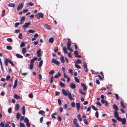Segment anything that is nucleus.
Instances as JSON below:
<instances>
[{
	"instance_id": "nucleus-1",
	"label": "nucleus",
	"mask_w": 127,
	"mask_h": 127,
	"mask_svg": "<svg viewBox=\"0 0 127 127\" xmlns=\"http://www.w3.org/2000/svg\"><path fill=\"white\" fill-rule=\"evenodd\" d=\"M8 63H9L13 67L14 66V64L10 59L9 58L6 59L4 62L5 65L6 66H8Z\"/></svg>"
},
{
	"instance_id": "nucleus-2",
	"label": "nucleus",
	"mask_w": 127,
	"mask_h": 127,
	"mask_svg": "<svg viewBox=\"0 0 127 127\" xmlns=\"http://www.w3.org/2000/svg\"><path fill=\"white\" fill-rule=\"evenodd\" d=\"M35 16L37 17V19H39L40 17L43 18L44 16V15L42 13L40 12L38 14L36 15Z\"/></svg>"
},
{
	"instance_id": "nucleus-3",
	"label": "nucleus",
	"mask_w": 127,
	"mask_h": 127,
	"mask_svg": "<svg viewBox=\"0 0 127 127\" xmlns=\"http://www.w3.org/2000/svg\"><path fill=\"white\" fill-rule=\"evenodd\" d=\"M31 22L29 21L28 23H26L25 24L22 26V27L25 28H28L29 26L30 25Z\"/></svg>"
},
{
	"instance_id": "nucleus-4",
	"label": "nucleus",
	"mask_w": 127,
	"mask_h": 127,
	"mask_svg": "<svg viewBox=\"0 0 127 127\" xmlns=\"http://www.w3.org/2000/svg\"><path fill=\"white\" fill-rule=\"evenodd\" d=\"M23 4L21 3L18 6L17 8V10L18 11L20 10L23 8Z\"/></svg>"
},
{
	"instance_id": "nucleus-5",
	"label": "nucleus",
	"mask_w": 127,
	"mask_h": 127,
	"mask_svg": "<svg viewBox=\"0 0 127 127\" xmlns=\"http://www.w3.org/2000/svg\"><path fill=\"white\" fill-rule=\"evenodd\" d=\"M70 87L72 89H75L76 87L75 85L73 83H71L69 84Z\"/></svg>"
},
{
	"instance_id": "nucleus-6",
	"label": "nucleus",
	"mask_w": 127,
	"mask_h": 127,
	"mask_svg": "<svg viewBox=\"0 0 127 127\" xmlns=\"http://www.w3.org/2000/svg\"><path fill=\"white\" fill-rule=\"evenodd\" d=\"M113 109L115 110L114 111H117L118 110V108L117 106L114 104H113Z\"/></svg>"
},
{
	"instance_id": "nucleus-7",
	"label": "nucleus",
	"mask_w": 127,
	"mask_h": 127,
	"mask_svg": "<svg viewBox=\"0 0 127 127\" xmlns=\"http://www.w3.org/2000/svg\"><path fill=\"white\" fill-rule=\"evenodd\" d=\"M41 50L39 49L37 50V57H39L41 56Z\"/></svg>"
},
{
	"instance_id": "nucleus-8",
	"label": "nucleus",
	"mask_w": 127,
	"mask_h": 127,
	"mask_svg": "<svg viewBox=\"0 0 127 127\" xmlns=\"http://www.w3.org/2000/svg\"><path fill=\"white\" fill-rule=\"evenodd\" d=\"M44 27L45 28L48 30H50L51 29V26L47 24L45 25L44 26Z\"/></svg>"
},
{
	"instance_id": "nucleus-9",
	"label": "nucleus",
	"mask_w": 127,
	"mask_h": 127,
	"mask_svg": "<svg viewBox=\"0 0 127 127\" xmlns=\"http://www.w3.org/2000/svg\"><path fill=\"white\" fill-rule=\"evenodd\" d=\"M8 6L10 7H14L15 6V5L13 3H9L7 5Z\"/></svg>"
},
{
	"instance_id": "nucleus-10",
	"label": "nucleus",
	"mask_w": 127,
	"mask_h": 127,
	"mask_svg": "<svg viewBox=\"0 0 127 127\" xmlns=\"http://www.w3.org/2000/svg\"><path fill=\"white\" fill-rule=\"evenodd\" d=\"M81 86L83 88V90L84 91L86 90H87V88L86 85L83 83H81Z\"/></svg>"
},
{
	"instance_id": "nucleus-11",
	"label": "nucleus",
	"mask_w": 127,
	"mask_h": 127,
	"mask_svg": "<svg viewBox=\"0 0 127 127\" xmlns=\"http://www.w3.org/2000/svg\"><path fill=\"white\" fill-rule=\"evenodd\" d=\"M17 82L18 80L17 79H16L14 82V86L13 88V89H15L17 87Z\"/></svg>"
},
{
	"instance_id": "nucleus-12",
	"label": "nucleus",
	"mask_w": 127,
	"mask_h": 127,
	"mask_svg": "<svg viewBox=\"0 0 127 127\" xmlns=\"http://www.w3.org/2000/svg\"><path fill=\"white\" fill-rule=\"evenodd\" d=\"M60 59L61 63H64L65 62L64 57L62 55L60 57Z\"/></svg>"
},
{
	"instance_id": "nucleus-13",
	"label": "nucleus",
	"mask_w": 127,
	"mask_h": 127,
	"mask_svg": "<svg viewBox=\"0 0 127 127\" xmlns=\"http://www.w3.org/2000/svg\"><path fill=\"white\" fill-rule=\"evenodd\" d=\"M74 63L77 64H80L81 63V61L80 59H78L76 61H74Z\"/></svg>"
},
{
	"instance_id": "nucleus-14",
	"label": "nucleus",
	"mask_w": 127,
	"mask_h": 127,
	"mask_svg": "<svg viewBox=\"0 0 127 127\" xmlns=\"http://www.w3.org/2000/svg\"><path fill=\"white\" fill-rule=\"evenodd\" d=\"M68 97L71 100H73V98L71 96V94L70 92L68 91Z\"/></svg>"
},
{
	"instance_id": "nucleus-15",
	"label": "nucleus",
	"mask_w": 127,
	"mask_h": 127,
	"mask_svg": "<svg viewBox=\"0 0 127 127\" xmlns=\"http://www.w3.org/2000/svg\"><path fill=\"white\" fill-rule=\"evenodd\" d=\"M62 93L63 95L66 96H67L68 94L67 93L66 91L64 89H62Z\"/></svg>"
},
{
	"instance_id": "nucleus-16",
	"label": "nucleus",
	"mask_w": 127,
	"mask_h": 127,
	"mask_svg": "<svg viewBox=\"0 0 127 127\" xmlns=\"http://www.w3.org/2000/svg\"><path fill=\"white\" fill-rule=\"evenodd\" d=\"M22 114L23 115H24L25 113V106H22Z\"/></svg>"
},
{
	"instance_id": "nucleus-17",
	"label": "nucleus",
	"mask_w": 127,
	"mask_h": 127,
	"mask_svg": "<svg viewBox=\"0 0 127 127\" xmlns=\"http://www.w3.org/2000/svg\"><path fill=\"white\" fill-rule=\"evenodd\" d=\"M19 108V106L18 104H17L15 106V109L16 111H17L18 110Z\"/></svg>"
},
{
	"instance_id": "nucleus-18",
	"label": "nucleus",
	"mask_w": 127,
	"mask_h": 127,
	"mask_svg": "<svg viewBox=\"0 0 127 127\" xmlns=\"http://www.w3.org/2000/svg\"><path fill=\"white\" fill-rule=\"evenodd\" d=\"M114 116L116 118L117 117L119 116L117 111H114Z\"/></svg>"
},
{
	"instance_id": "nucleus-19",
	"label": "nucleus",
	"mask_w": 127,
	"mask_h": 127,
	"mask_svg": "<svg viewBox=\"0 0 127 127\" xmlns=\"http://www.w3.org/2000/svg\"><path fill=\"white\" fill-rule=\"evenodd\" d=\"M122 122V124L123 125H125V124L126 122V120L125 118H124L123 119H122V120L121 121Z\"/></svg>"
},
{
	"instance_id": "nucleus-20",
	"label": "nucleus",
	"mask_w": 127,
	"mask_h": 127,
	"mask_svg": "<svg viewBox=\"0 0 127 127\" xmlns=\"http://www.w3.org/2000/svg\"><path fill=\"white\" fill-rule=\"evenodd\" d=\"M54 41L53 38L52 37H51L49 39V42L51 43H52Z\"/></svg>"
},
{
	"instance_id": "nucleus-21",
	"label": "nucleus",
	"mask_w": 127,
	"mask_h": 127,
	"mask_svg": "<svg viewBox=\"0 0 127 127\" xmlns=\"http://www.w3.org/2000/svg\"><path fill=\"white\" fill-rule=\"evenodd\" d=\"M61 75V74L59 72H58V74H56L54 76V77L55 78H57L58 77L60 76Z\"/></svg>"
},
{
	"instance_id": "nucleus-22",
	"label": "nucleus",
	"mask_w": 127,
	"mask_h": 127,
	"mask_svg": "<svg viewBox=\"0 0 127 127\" xmlns=\"http://www.w3.org/2000/svg\"><path fill=\"white\" fill-rule=\"evenodd\" d=\"M120 105L121 107H123L124 108H126V106L124 104L123 102L121 101L120 102Z\"/></svg>"
},
{
	"instance_id": "nucleus-23",
	"label": "nucleus",
	"mask_w": 127,
	"mask_h": 127,
	"mask_svg": "<svg viewBox=\"0 0 127 127\" xmlns=\"http://www.w3.org/2000/svg\"><path fill=\"white\" fill-rule=\"evenodd\" d=\"M16 56L18 58H22L23 56L19 54H16Z\"/></svg>"
},
{
	"instance_id": "nucleus-24",
	"label": "nucleus",
	"mask_w": 127,
	"mask_h": 127,
	"mask_svg": "<svg viewBox=\"0 0 127 127\" xmlns=\"http://www.w3.org/2000/svg\"><path fill=\"white\" fill-rule=\"evenodd\" d=\"M14 97L15 98L17 99H20V96L16 94L14 95Z\"/></svg>"
},
{
	"instance_id": "nucleus-25",
	"label": "nucleus",
	"mask_w": 127,
	"mask_h": 127,
	"mask_svg": "<svg viewBox=\"0 0 127 127\" xmlns=\"http://www.w3.org/2000/svg\"><path fill=\"white\" fill-rule=\"evenodd\" d=\"M43 63V61L42 60H41V61L39 62V63L38 67H41Z\"/></svg>"
},
{
	"instance_id": "nucleus-26",
	"label": "nucleus",
	"mask_w": 127,
	"mask_h": 127,
	"mask_svg": "<svg viewBox=\"0 0 127 127\" xmlns=\"http://www.w3.org/2000/svg\"><path fill=\"white\" fill-rule=\"evenodd\" d=\"M63 50L64 53L65 54H66L67 53V51L66 49V47L65 46H64L63 47Z\"/></svg>"
},
{
	"instance_id": "nucleus-27",
	"label": "nucleus",
	"mask_w": 127,
	"mask_h": 127,
	"mask_svg": "<svg viewBox=\"0 0 127 127\" xmlns=\"http://www.w3.org/2000/svg\"><path fill=\"white\" fill-rule=\"evenodd\" d=\"M60 86L62 87H64L65 86V85L64 84L62 83L61 81L60 82Z\"/></svg>"
},
{
	"instance_id": "nucleus-28",
	"label": "nucleus",
	"mask_w": 127,
	"mask_h": 127,
	"mask_svg": "<svg viewBox=\"0 0 127 127\" xmlns=\"http://www.w3.org/2000/svg\"><path fill=\"white\" fill-rule=\"evenodd\" d=\"M20 114L19 113H17L16 114V118L17 120H18L20 118Z\"/></svg>"
},
{
	"instance_id": "nucleus-29",
	"label": "nucleus",
	"mask_w": 127,
	"mask_h": 127,
	"mask_svg": "<svg viewBox=\"0 0 127 127\" xmlns=\"http://www.w3.org/2000/svg\"><path fill=\"white\" fill-rule=\"evenodd\" d=\"M45 112L43 110H40L38 112L39 114H41L42 115H43L45 114Z\"/></svg>"
},
{
	"instance_id": "nucleus-30",
	"label": "nucleus",
	"mask_w": 127,
	"mask_h": 127,
	"mask_svg": "<svg viewBox=\"0 0 127 127\" xmlns=\"http://www.w3.org/2000/svg\"><path fill=\"white\" fill-rule=\"evenodd\" d=\"M79 92L82 95H84L85 94V93L83 92V90L82 89H79Z\"/></svg>"
},
{
	"instance_id": "nucleus-31",
	"label": "nucleus",
	"mask_w": 127,
	"mask_h": 127,
	"mask_svg": "<svg viewBox=\"0 0 127 127\" xmlns=\"http://www.w3.org/2000/svg\"><path fill=\"white\" fill-rule=\"evenodd\" d=\"M73 123L74 125L78 124L77 123V119L76 118H75L73 120Z\"/></svg>"
},
{
	"instance_id": "nucleus-32",
	"label": "nucleus",
	"mask_w": 127,
	"mask_h": 127,
	"mask_svg": "<svg viewBox=\"0 0 127 127\" xmlns=\"http://www.w3.org/2000/svg\"><path fill=\"white\" fill-rule=\"evenodd\" d=\"M53 75L51 77L49 81L51 83H52L53 82Z\"/></svg>"
},
{
	"instance_id": "nucleus-33",
	"label": "nucleus",
	"mask_w": 127,
	"mask_h": 127,
	"mask_svg": "<svg viewBox=\"0 0 127 127\" xmlns=\"http://www.w3.org/2000/svg\"><path fill=\"white\" fill-rule=\"evenodd\" d=\"M116 118L118 121L120 122H121V121L122 120V118L119 116L117 117Z\"/></svg>"
},
{
	"instance_id": "nucleus-34",
	"label": "nucleus",
	"mask_w": 127,
	"mask_h": 127,
	"mask_svg": "<svg viewBox=\"0 0 127 127\" xmlns=\"http://www.w3.org/2000/svg\"><path fill=\"white\" fill-rule=\"evenodd\" d=\"M77 118L79 121H82V118L81 117V115L80 114H79L77 116Z\"/></svg>"
},
{
	"instance_id": "nucleus-35",
	"label": "nucleus",
	"mask_w": 127,
	"mask_h": 127,
	"mask_svg": "<svg viewBox=\"0 0 127 127\" xmlns=\"http://www.w3.org/2000/svg\"><path fill=\"white\" fill-rule=\"evenodd\" d=\"M28 32L30 33H33L35 32V31L32 29H30L28 31Z\"/></svg>"
},
{
	"instance_id": "nucleus-36",
	"label": "nucleus",
	"mask_w": 127,
	"mask_h": 127,
	"mask_svg": "<svg viewBox=\"0 0 127 127\" xmlns=\"http://www.w3.org/2000/svg\"><path fill=\"white\" fill-rule=\"evenodd\" d=\"M83 121L85 124L87 125H88V123L86 119H84L83 120Z\"/></svg>"
},
{
	"instance_id": "nucleus-37",
	"label": "nucleus",
	"mask_w": 127,
	"mask_h": 127,
	"mask_svg": "<svg viewBox=\"0 0 127 127\" xmlns=\"http://www.w3.org/2000/svg\"><path fill=\"white\" fill-rule=\"evenodd\" d=\"M71 45V43L70 41H68L67 43V47H70Z\"/></svg>"
},
{
	"instance_id": "nucleus-38",
	"label": "nucleus",
	"mask_w": 127,
	"mask_h": 127,
	"mask_svg": "<svg viewBox=\"0 0 127 127\" xmlns=\"http://www.w3.org/2000/svg\"><path fill=\"white\" fill-rule=\"evenodd\" d=\"M7 40L8 42H11L13 41L12 39L11 38H9L7 39Z\"/></svg>"
},
{
	"instance_id": "nucleus-39",
	"label": "nucleus",
	"mask_w": 127,
	"mask_h": 127,
	"mask_svg": "<svg viewBox=\"0 0 127 127\" xmlns=\"http://www.w3.org/2000/svg\"><path fill=\"white\" fill-rule=\"evenodd\" d=\"M74 79L75 81L77 83H79V79L76 77H74Z\"/></svg>"
},
{
	"instance_id": "nucleus-40",
	"label": "nucleus",
	"mask_w": 127,
	"mask_h": 127,
	"mask_svg": "<svg viewBox=\"0 0 127 127\" xmlns=\"http://www.w3.org/2000/svg\"><path fill=\"white\" fill-rule=\"evenodd\" d=\"M22 52L23 54H24L26 52V49L25 48H23L22 50Z\"/></svg>"
},
{
	"instance_id": "nucleus-41",
	"label": "nucleus",
	"mask_w": 127,
	"mask_h": 127,
	"mask_svg": "<svg viewBox=\"0 0 127 127\" xmlns=\"http://www.w3.org/2000/svg\"><path fill=\"white\" fill-rule=\"evenodd\" d=\"M20 127H25V125L24 124L21 122L20 123Z\"/></svg>"
},
{
	"instance_id": "nucleus-42",
	"label": "nucleus",
	"mask_w": 127,
	"mask_h": 127,
	"mask_svg": "<svg viewBox=\"0 0 127 127\" xmlns=\"http://www.w3.org/2000/svg\"><path fill=\"white\" fill-rule=\"evenodd\" d=\"M34 5V4L33 3L31 2H28L27 4L28 5H29L30 6H33Z\"/></svg>"
},
{
	"instance_id": "nucleus-43",
	"label": "nucleus",
	"mask_w": 127,
	"mask_h": 127,
	"mask_svg": "<svg viewBox=\"0 0 127 127\" xmlns=\"http://www.w3.org/2000/svg\"><path fill=\"white\" fill-rule=\"evenodd\" d=\"M25 46V44L24 42H22L20 45L21 47H23Z\"/></svg>"
},
{
	"instance_id": "nucleus-44",
	"label": "nucleus",
	"mask_w": 127,
	"mask_h": 127,
	"mask_svg": "<svg viewBox=\"0 0 127 127\" xmlns=\"http://www.w3.org/2000/svg\"><path fill=\"white\" fill-rule=\"evenodd\" d=\"M74 66L77 69L81 68V67L80 66L78 65L75 64H74Z\"/></svg>"
},
{
	"instance_id": "nucleus-45",
	"label": "nucleus",
	"mask_w": 127,
	"mask_h": 127,
	"mask_svg": "<svg viewBox=\"0 0 127 127\" xmlns=\"http://www.w3.org/2000/svg\"><path fill=\"white\" fill-rule=\"evenodd\" d=\"M22 33H20L19 34V35H18V38L20 39H21L22 38Z\"/></svg>"
},
{
	"instance_id": "nucleus-46",
	"label": "nucleus",
	"mask_w": 127,
	"mask_h": 127,
	"mask_svg": "<svg viewBox=\"0 0 127 127\" xmlns=\"http://www.w3.org/2000/svg\"><path fill=\"white\" fill-rule=\"evenodd\" d=\"M95 116L97 118L98 117V112L97 111H96L95 113Z\"/></svg>"
},
{
	"instance_id": "nucleus-47",
	"label": "nucleus",
	"mask_w": 127,
	"mask_h": 127,
	"mask_svg": "<svg viewBox=\"0 0 127 127\" xmlns=\"http://www.w3.org/2000/svg\"><path fill=\"white\" fill-rule=\"evenodd\" d=\"M24 121L26 123L29 122V120L27 118H25Z\"/></svg>"
},
{
	"instance_id": "nucleus-48",
	"label": "nucleus",
	"mask_w": 127,
	"mask_h": 127,
	"mask_svg": "<svg viewBox=\"0 0 127 127\" xmlns=\"http://www.w3.org/2000/svg\"><path fill=\"white\" fill-rule=\"evenodd\" d=\"M6 49L9 50H11L12 49V47L10 46H6Z\"/></svg>"
},
{
	"instance_id": "nucleus-49",
	"label": "nucleus",
	"mask_w": 127,
	"mask_h": 127,
	"mask_svg": "<svg viewBox=\"0 0 127 127\" xmlns=\"http://www.w3.org/2000/svg\"><path fill=\"white\" fill-rule=\"evenodd\" d=\"M83 66L84 69H86L87 68V66L86 63H84V64L83 65Z\"/></svg>"
},
{
	"instance_id": "nucleus-50",
	"label": "nucleus",
	"mask_w": 127,
	"mask_h": 127,
	"mask_svg": "<svg viewBox=\"0 0 127 127\" xmlns=\"http://www.w3.org/2000/svg\"><path fill=\"white\" fill-rule=\"evenodd\" d=\"M8 112L9 113H11L12 111V109L11 107L9 108L8 110Z\"/></svg>"
},
{
	"instance_id": "nucleus-51",
	"label": "nucleus",
	"mask_w": 127,
	"mask_h": 127,
	"mask_svg": "<svg viewBox=\"0 0 127 127\" xmlns=\"http://www.w3.org/2000/svg\"><path fill=\"white\" fill-rule=\"evenodd\" d=\"M5 10H4L2 12V15L1 17H3L4 16V14L5 12Z\"/></svg>"
},
{
	"instance_id": "nucleus-52",
	"label": "nucleus",
	"mask_w": 127,
	"mask_h": 127,
	"mask_svg": "<svg viewBox=\"0 0 127 127\" xmlns=\"http://www.w3.org/2000/svg\"><path fill=\"white\" fill-rule=\"evenodd\" d=\"M74 54L75 55V56L76 57V56H77L78 54V53L77 51H75L74 52Z\"/></svg>"
},
{
	"instance_id": "nucleus-53",
	"label": "nucleus",
	"mask_w": 127,
	"mask_h": 127,
	"mask_svg": "<svg viewBox=\"0 0 127 127\" xmlns=\"http://www.w3.org/2000/svg\"><path fill=\"white\" fill-rule=\"evenodd\" d=\"M56 60L55 59L53 58L52 60V61H51V62L52 63L54 64L55 62H56Z\"/></svg>"
},
{
	"instance_id": "nucleus-54",
	"label": "nucleus",
	"mask_w": 127,
	"mask_h": 127,
	"mask_svg": "<svg viewBox=\"0 0 127 127\" xmlns=\"http://www.w3.org/2000/svg\"><path fill=\"white\" fill-rule=\"evenodd\" d=\"M91 107H92V108L94 110L96 111L97 110V109L95 107V106H94L93 105H92L91 106Z\"/></svg>"
},
{
	"instance_id": "nucleus-55",
	"label": "nucleus",
	"mask_w": 127,
	"mask_h": 127,
	"mask_svg": "<svg viewBox=\"0 0 127 127\" xmlns=\"http://www.w3.org/2000/svg\"><path fill=\"white\" fill-rule=\"evenodd\" d=\"M54 64L58 66L60 65V63L56 60Z\"/></svg>"
},
{
	"instance_id": "nucleus-56",
	"label": "nucleus",
	"mask_w": 127,
	"mask_h": 127,
	"mask_svg": "<svg viewBox=\"0 0 127 127\" xmlns=\"http://www.w3.org/2000/svg\"><path fill=\"white\" fill-rule=\"evenodd\" d=\"M67 49L69 51H70L71 52H73V50L70 47H67Z\"/></svg>"
},
{
	"instance_id": "nucleus-57",
	"label": "nucleus",
	"mask_w": 127,
	"mask_h": 127,
	"mask_svg": "<svg viewBox=\"0 0 127 127\" xmlns=\"http://www.w3.org/2000/svg\"><path fill=\"white\" fill-rule=\"evenodd\" d=\"M58 104L60 105H61L62 103H61V101L60 98H59L58 99Z\"/></svg>"
},
{
	"instance_id": "nucleus-58",
	"label": "nucleus",
	"mask_w": 127,
	"mask_h": 127,
	"mask_svg": "<svg viewBox=\"0 0 127 127\" xmlns=\"http://www.w3.org/2000/svg\"><path fill=\"white\" fill-rule=\"evenodd\" d=\"M25 16H23L22 17L21 19V21H23L25 20Z\"/></svg>"
},
{
	"instance_id": "nucleus-59",
	"label": "nucleus",
	"mask_w": 127,
	"mask_h": 127,
	"mask_svg": "<svg viewBox=\"0 0 127 127\" xmlns=\"http://www.w3.org/2000/svg\"><path fill=\"white\" fill-rule=\"evenodd\" d=\"M58 47H56L54 49V51L55 52H57V51H58Z\"/></svg>"
},
{
	"instance_id": "nucleus-60",
	"label": "nucleus",
	"mask_w": 127,
	"mask_h": 127,
	"mask_svg": "<svg viewBox=\"0 0 127 127\" xmlns=\"http://www.w3.org/2000/svg\"><path fill=\"white\" fill-rule=\"evenodd\" d=\"M68 56L70 58H71L72 57V56L71 55V53L70 52H69L68 54Z\"/></svg>"
},
{
	"instance_id": "nucleus-61",
	"label": "nucleus",
	"mask_w": 127,
	"mask_h": 127,
	"mask_svg": "<svg viewBox=\"0 0 127 127\" xmlns=\"http://www.w3.org/2000/svg\"><path fill=\"white\" fill-rule=\"evenodd\" d=\"M69 72L71 74H73V70H72L70 69H69Z\"/></svg>"
},
{
	"instance_id": "nucleus-62",
	"label": "nucleus",
	"mask_w": 127,
	"mask_h": 127,
	"mask_svg": "<svg viewBox=\"0 0 127 127\" xmlns=\"http://www.w3.org/2000/svg\"><path fill=\"white\" fill-rule=\"evenodd\" d=\"M29 97H30V98H32L33 96V95L32 94V93H30L29 95Z\"/></svg>"
},
{
	"instance_id": "nucleus-63",
	"label": "nucleus",
	"mask_w": 127,
	"mask_h": 127,
	"mask_svg": "<svg viewBox=\"0 0 127 127\" xmlns=\"http://www.w3.org/2000/svg\"><path fill=\"white\" fill-rule=\"evenodd\" d=\"M20 24V23L19 22H17L15 24V26L16 27H17Z\"/></svg>"
},
{
	"instance_id": "nucleus-64",
	"label": "nucleus",
	"mask_w": 127,
	"mask_h": 127,
	"mask_svg": "<svg viewBox=\"0 0 127 127\" xmlns=\"http://www.w3.org/2000/svg\"><path fill=\"white\" fill-rule=\"evenodd\" d=\"M0 127H4V125L3 123L1 122L0 124Z\"/></svg>"
}]
</instances>
